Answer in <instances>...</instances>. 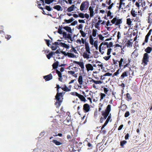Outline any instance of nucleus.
I'll return each mask as SVG.
<instances>
[{"mask_svg": "<svg viewBox=\"0 0 152 152\" xmlns=\"http://www.w3.org/2000/svg\"><path fill=\"white\" fill-rule=\"evenodd\" d=\"M111 110V105L108 104L104 111L103 110L101 111L102 115L103 117L102 116L100 118L99 122L100 123H102L103 121L106 119Z\"/></svg>", "mask_w": 152, "mask_h": 152, "instance_id": "f257e3e1", "label": "nucleus"}, {"mask_svg": "<svg viewBox=\"0 0 152 152\" xmlns=\"http://www.w3.org/2000/svg\"><path fill=\"white\" fill-rule=\"evenodd\" d=\"M65 92H62L57 93L55 96V99L56 100V102L55 104L58 106H60L61 105V103L62 102V100H61V98L63 96V94H64Z\"/></svg>", "mask_w": 152, "mask_h": 152, "instance_id": "f03ea898", "label": "nucleus"}, {"mask_svg": "<svg viewBox=\"0 0 152 152\" xmlns=\"http://www.w3.org/2000/svg\"><path fill=\"white\" fill-rule=\"evenodd\" d=\"M89 6V3L87 1H83L80 6V10L83 11L87 9Z\"/></svg>", "mask_w": 152, "mask_h": 152, "instance_id": "7ed1b4c3", "label": "nucleus"}, {"mask_svg": "<svg viewBox=\"0 0 152 152\" xmlns=\"http://www.w3.org/2000/svg\"><path fill=\"white\" fill-rule=\"evenodd\" d=\"M149 56L148 54L145 53L143 55V58L142 59V62L144 64V65H145L147 64L148 62L149 61Z\"/></svg>", "mask_w": 152, "mask_h": 152, "instance_id": "20e7f679", "label": "nucleus"}, {"mask_svg": "<svg viewBox=\"0 0 152 152\" xmlns=\"http://www.w3.org/2000/svg\"><path fill=\"white\" fill-rule=\"evenodd\" d=\"M91 107L88 104L86 103L83 105V110L84 113H88Z\"/></svg>", "mask_w": 152, "mask_h": 152, "instance_id": "39448f33", "label": "nucleus"}, {"mask_svg": "<svg viewBox=\"0 0 152 152\" xmlns=\"http://www.w3.org/2000/svg\"><path fill=\"white\" fill-rule=\"evenodd\" d=\"M73 63L78 64L80 67L82 71L83 72H84V63L83 62L77 61H73Z\"/></svg>", "mask_w": 152, "mask_h": 152, "instance_id": "423d86ee", "label": "nucleus"}, {"mask_svg": "<svg viewBox=\"0 0 152 152\" xmlns=\"http://www.w3.org/2000/svg\"><path fill=\"white\" fill-rule=\"evenodd\" d=\"M108 42H103L100 45L99 47V52L101 53L102 54H103L104 53V51H102L101 50V46L102 45H106V46L107 47V46L108 45Z\"/></svg>", "mask_w": 152, "mask_h": 152, "instance_id": "0eeeda50", "label": "nucleus"}, {"mask_svg": "<svg viewBox=\"0 0 152 152\" xmlns=\"http://www.w3.org/2000/svg\"><path fill=\"white\" fill-rule=\"evenodd\" d=\"M85 66L88 72H89L90 71H92L94 69L93 66L90 64H86Z\"/></svg>", "mask_w": 152, "mask_h": 152, "instance_id": "6e6552de", "label": "nucleus"}, {"mask_svg": "<svg viewBox=\"0 0 152 152\" xmlns=\"http://www.w3.org/2000/svg\"><path fill=\"white\" fill-rule=\"evenodd\" d=\"M43 78L45 79V80L46 81H48L53 78V76L51 73L49 74L43 76Z\"/></svg>", "mask_w": 152, "mask_h": 152, "instance_id": "1a4fd4ad", "label": "nucleus"}, {"mask_svg": "<svg viewBox=\"0 0 152 152\" xmlns=\"http://www.w3.org/2000/svg\"><path fill=\"white\" fill-rule=\"evenodd\" d=\"M78 81L80 85V86L78 85V87L81 88V85L83 84V78L81 75L79 76L78 78Z\"/></svg>", "mask_w": 152, "mask_h": 152, "instance_id": "9d476101", "label": "nucleus"}, {"mask_svg": "<svg viewBox=\"0 0 152 152\" xmlns=\"http://www.w3.org/2000/svg\"><path fill=\"white\" fill-rule=\"evenodd\" d=\"M60 46L66 49L69 48V45H67L64 43L60 42Z\"/></svg>", "mask_w": 152, "mask_h": 152, "instance_id": "9b49d317", "label": "nucleus"}, {"mask_svg": "<svg viewBox=\"0 0 152 152\" xmlns=\"http://www.w3.org/2000/svg\"><path fill=\"white\" fill-rule=\"evenodd\" d=\"M64 121L65 122V124L68 126H70L72 123V122H71L70 119L69 118H68V117Z\"/></svg>", "mask_w": 152, "mask_h": 152, "instance_id": "f8f14e48", "label": "nucleus"}, {"mask_svg": "<svg viewBox=\"0 0 152 152\" xmlns=\"http://www.w3.org/2000/svg\"><path fill=\"white\" fill-rule=\"evenodd\" d=\"M119 63V67L120 69H121V67L123 65H122V62H123V64H125V62L124 61V59L123 58H121L120 61H118Z\"/></svg>", "mask_w": 152, "mask_h": 152, "instance_id": "ddd939ff", "label": "nucleus"}, {"mask_svg": "<svg viewBox=\"0 0 152 152\" xmlns=\"http://www.w3.org/2000/svg\"><path fill=\"white\" fill-rule=\"evenodd\" d=\"M152 51V48L150 47H147L145 50V51L147 54L150 53Z\"/></svg>", "mask_w": 152, "mask_h": 152, "instance_id": "4468645a", "label": "nucleus"}, {"mask_svg": "<svg viewBox=\"0 0 152 152\" xmlns=\"http://www.w3.org/2000/svg\"><path fill=\"white\" fill-rule=\"evenodd\" d=\"M90 82H92L96 84H101L102 83V82L100 80H95L93 79H91L90 80Z\"/></svg>", "mask_w": 152, "mask_h": 152, "instance_id": "2eb2a0df", "label": "nucleus"}, {"mask_svg": "<svg viewBox=\"0 0 152 152\" xmlns=\"http://www.w3.org/2000/svg\"><path fill=\"white\" fill-rule=\"evenodd\" d=\"M63 28L69 33H72L71 28L68 26H64L63 27Z\"/></svg>", "mask_w": 152, "mask_h": 152, "instance_id": "dca6fc26", "label": "nucleus"}, {"mask_svg": "<svg viewBox=\"0 0 152 152\" xmlns=\"http://www.w3.org/2000/svg\"><path fill=\"white\" fill-rule=\"evenodd\" d=\"M83 57L84 58L88 59L90 58V55L87 53V52H85L83 53Z\"/></svg>", "mask_w": 152, "mask_h": 152, "instance_id": "f3484780", "label": "nucleus"}, {"mask_svg": "<svg viewBox=\"0 0 152 152\" xmlns=\"http://www.w3.org/2000/svg\"><path fill=\"white\" fill-rule=\"evenodd\" d=\"M137 12H136L133 9H132L131 11V14L132 16L134 17H135L137 15Z\"/></svg>", "mask_w": 152, "mask_h": 152, "instance_id": "a211bd4d", "label": "nucleus"}, {"mask_svg": "<svg viewBox=\"0 0 152 152\" xmlns=\"http://www.w3.org/2000/svg\"><path fill=\"white\" fill-rule=\"evenodd\" d=\"M74 68L75 69V71H68V73L69 74H70L72 75H73L74 74L75 72H77L78 71V68H77L76 67H74Z\"/></svg>", "mask_w": 152, "mask_h": 152, "instance_id": "6ab92c4d", "label": "nucleus"}, {"mask_svg": "<svg viewBox=\"0 0 152 152\" xmlns=\"http://www.w3.org/2000/svg\"><path fill=\"white\" fill-rule=\"evenodd\" d=\"M128 71L124 72L121 76V79H123L125 77H127L128 75L127 74Z\"/></svg>", "mask_w": 152, "mask_h": 152, "instance_id": "aec40b11", "label": "nucleus"}, {"mask_svg": "<svg viewBox=\"0 0 152 152\" xmlns=\"http://www.w3.org/2000/svg\"><path fill=\"white\" fill-rule=\"evenodd\" d=\"M58 61H57L56 62H54L52 65L53 69H56L58 67Z\"/></svg>", "mask_w": 152, "mask_h": 152, "instance_id": "412c9836", "label": "nucleus"}, {"mask_svg": "<svg viewBox=\"0 0 152 152\" xmlns=\"http://www.w3.org/2000/svg\"><path fill=\"white\" fill-rule=\"evenodd\" d=\"M52 142L57 145H59L62 144V143L61 142L55 140H53Z\"/></svg>", "mask_w": 152, "mask_h": 152, "instance_id": "4be33fe9", "label": "nucleus"}, {"mask_svg": "<svg viewBox=\"0 0 152 152\" xmlns=\"http://www.w3.org/2000/svg\"><path fill=\"white\" fill-rule=\"evenodd\" d=\"M75 5L74 4L72 5L71 6L68 7L67 9V11L68 12H71L72 11L75 7Z\"/></svg>", "mask_w": 152, "mask_h": 152, "instance_id": "5701e85b", "label": "nucleus"}, {"mask_svg": "<svg viewBox=\"0 0 152 152\" xmlns=\"http://www.w3.org/2000/svg\"><path fill=\"white\" fill-rule=\"evenodd\" d=\"M78 98L81 101L84 102H86V100L85 97L83 95L80 94Z\"/></svg>", "mask_w": 152, "mask_h": 152, "instance_id": "b1692460", "label": "nucleus"}, {"mask_svg": "<svg viewBox=\"0 0 152 152\" xmlns=\"http://www.w3.org/2000/svg\"><path fill=\"white\" fill-rule=\"evenodd\" d=\"M72 49L69 51H68L69 52H70L71 53H72L74 52L76 54H77V50L75 49V48L72 45Z\"/></svg>", "mask_w": 152, "mask_h": 152, "instance_id": "393cba45", "label": "nucleus"}, {"mask_svg": "<svg viewBox=\"0 0 152 152\" xmlns=\"http://www.w3.org/2000/svg\"><path fill=\"white\" fill-rule=\"evenodd\" d=\"M126 100L128 101H129L132 99V97L130 94L129 93H127L126 94Z\"/></svg>", "mask_w": 152, "mask_h": 152, "instance_id": "a878e982", "label": "nucleus"}, {"mask_svg": "<svg viewBox=\"0 0 152 152\" xmlns=\"http://www.w3.org/2000/svg\"><path fill=\"white\" fill-rule=\"evenodd\" d=\"M127 142L125 140L121 141L120 142V145L122 147L124 148V145Z\"/></svg>", "mask_w": 152, "mask_h": 152, "instance_id": "bb28decb", "label": "nucleus"}, {"mask_svg": "<svg viewBox=\"0 0 152 152\" xmlns=\"http://www.w3.org/2000/svg\"><path fill=\"white\" fill-rule=\"evenodd\" d=\"M87 145L89 147L88 148V149H91L93 148V145L90 142H87Z\"/></svg>", "mask_w": 152, "mask_h": 152, "instance_id": "cd10ccee", "label": "nucleus"}, {"mask_svg": "<svg viewBox=\"0 0 152 152\" xmlns=\"http://www.w3.org/2000/svg\"><path fill=\"white\" fill-rule=\"evenodd\" d=\"M53 54L54 52H51L49 53V54L46 55V56L48 59H50V58L52 57Z\"/></svg>", "mask_w": 152, "mask_h": 152, "instance_id": "c85d7f7f", "label": "nucleus"}, {"mask_svg": "<svg viewBox=\"0 0 152 152\" xmlns=\"http://www.w3.org/2000/svg\"><path fill=\"white\" fill-rule=\"evenodd\" d=\"M132 42H130V40H128L126 43V45L127 47H129L130 46L132 47Z\"/></svg>", "mask_w": 152, "mask_h": 152, "instance_id": "c756f323", "label": "nucleus"}, {"mask_svg": "<svg viewBox=\"0 0 152 152\" xmlns=\"http://www.w3.org/2000/svg\"><path fill=\"white\" fill-rule=\"evenodd\" d=\"M61 89L65 91H70V89L68 88L66 85H64V87H62Z\"/></svg>", "mask_w": 152, "mask_h": 152, "instance_id": "7c9ffc66", "label": "nucleus"}, {"mask_svg": "<svg viewBox=\"0 0 152 152\" xmlns=\"http://www.w3.org/2000/svg\"><path fill=\"white\" fill-rule=\"evenodd\" d=\"M74 20V19L73 18L70 19L69 20H67L66 19H64V22H66V23H70L72 22Z\"/></svg>", "mask_w": 152, "mask_h": 152, "instance_id": "2f4dec72", "label": "nucleus"}, {"mask_svg": "<svg viewBox=\"0 0 152 152\" xmlns=\"http://www.w3.org/2000/svg\"><path fill=\"white\" fill-rule=\"evenodd\" d=\"M45 4H49L54 1H56L54 0H45Z\"/></svg>", "mask_w": 152, "mask_h": 152, "instance_id": "473e14b6", "label": "nucleus"}, {"mask_svg": "<svg viewBox=\"0 0 152 152\" xmlns=\"http://www.w3.org/2000/svg\"><path fill=\"white\" fill-rule=\"evenodd\" d=\"M53 8L54 9L57 10L58 11L61 10V6L59 5L55 6Z\"/></svg>", "mask_w": 152, "mask_h": 152, "instance_id": "72a5a7b5", "label": "nucleus"}, {"mask_svg": "<svg viewBox=\"0 0 152 152\" xmlns=\"http://www.w3.org/2000/svg\"><path fill=\"white\" fill-rule=\"evenodd\" d=\"M69 58H74L75 57V55L71 53L68 52L67 56Z\"/></svg>", "mask_w": 152, "mask_h": 152, "instance_id": "f704fd0d", "label": "nucleus"}, {"mask_svg": "<svg viewBox=\"0 0 152 152\" xmlns=\"http://www.w3.org/2000/svg\"><path fill=\"white\" fill-rule=\"evenodd\" d=\"M37 3L38 4L37 6L41 10H43V9H44L43 7H41L42 4L41 2L37 1Z\"/></svg>", "mask_w": 152, "mask_h": 152, "instance_id": "c9c22d12", "label": "nucleus"}, {"mask_svg": "<svg viewBox=\"0 0 152 152\" xmlns=\"http://www.w3.org/2000/svg\"><path fill=\"white\" fill-rule=\"evenodd\" d=\"M106 94L104 93H101L100 94V100L101 101L104 98H105L106 96Z\"/></svg>", "mask_w": 152, "mask_h": 152, "instance_id": "e433bc0d", "label": "nucleus"}, {"mask_svg": "<svg viewBox=\"0 0 152 152\" xmlns=\"http://www.w3.org/2000/svg\"><path fill=\"white\" fill-rule=\"evenodd\" d=\"M149 37H148V36L146 35V36H145V39L144 41L142 43V45H144L145 44V43H147L148 42Z\"/></svg>", "mask_w": 152, "mask_h": 152, "instance_id": "4c0bfd02", "label": "nucleus"}, {"mask_svg": "<svg viewBox=\"0 0 152 152\" xmlns=\"http://www.w3.org/2000/svg\"><path fill=\"white\" fill-rule=\"evenodd\" d=\"M44 9H46L48 11H50L52 10V8H51L50 6H46L43 7Z\"/></svg>", "mask_w": 152, "mask_h": 152, "instance_id": "58836bf2", "label": "nucleus"}, {"mask_svg": "<svg viewBox=\"0 0 152 152\" xmlns=\"http://www.w3.org/2000/svg\"><path fill=\"white\" fill-rule=\"evenodd\" d=\"M109 120H108V119H106V121H105L104 123V125L102 126L101 129V130H102L104 128V127L108 123L109 121Z\"/></svg>", "mask_w": 152, "mask_h": 152, "instance_id": "ea45409f", "label": "nucleus"}, {"mask_svg": "<svg viewBox=\"0 0 152 152\" xmlns=\"http://www.w3.org/2000/svg\"><path fill=\"white\" fill-rule=\"evenodd\" d=\"M109 120H108V119H106V121H105L104 123V125L102 126L101 129V130H102L104 128V127L108 123L109 121Z\"/></svg>", "mask_w": 152, "mask_h": 152, "instance_id": "a19ab883", "label": "nucleus"}, {"mask_svg": "<svg viewBox=\"0 0 152 152\" xmlns=\"http://www.w3.org/2000/svg\"><path fill=\"white\" fill-rule=\"evenodd\" d=\"M122 22L121 19H117L116 22L115 23V25H118L121 23Z\"/></svg>", "mask_w": 152, "mask_h": 152, "instance_id": "79ce46f5", "label": "nucleus"}, {"mask_svg": "<svg viewBox=\"0 0 152 152\" xmlns=\"http://www.w3.org/2000/svg\"><path fill=\"white\" fill-rule=\"evenodd\" d=\"M85 48L86 50L90 49L88 43L87 42H85Z\"/></svg>", "mask_w": 152, "mask_h": 152, "instance_id": "37998d69", "label": "nucleus"}, {"mask_svg": "<svg viewBox=\"0 0 152 152\" xmlns=\"http://www.w3.org/2000/svg\"><path fill=\"white\" fill-rule=\"evenodd\" d=\"M151 14V13L148 14V15H149V16L148 17V23H150V24H151L152 23V21L151 20H152V19H151V18H150V17Z\"/></svg>", "mask_w": 152, "mask_h": 152, "instance_id": "c03bdc74", "label": "nucleus"}, {"mask_svg": "<svg viewBox=\"0 0 152 152\" xmlns=\"http://www.w3.org/2000/svg\"><path fill=\"white\" fill-rule=\"evenodd\" d=\"M97 30L96 29H93L92 30V36L94 37H95L96 35V32Z\"/></svg>", "mask_w": 152, "mask_h": 152, "instance_id": "a18cd8bd", "label": "nucleus"}, {"mask_svg": "<svg viewBox=\"0 0 152 152\" xmlns=\"http://www.w3.org/2000/svg\"><path fill=\"white\" fill-rule=\"evenodd\" d=\"M132 21L130 18H127L126 19V23L128 26H130L131 25Z\"/></svg>", "mask_w": 152, "mask_h": 152, "instance_id": "49530a36", "label": "nucleus"}, {"mask_svg": "<svg viewBox=\"0 0 152 152\" xmlns=\"http://www.w3.org/2000/svg\"><path fill=\"white\" fill-rule=\"evenodd\" d=\"M61 27H62V26H59L58 29V33H59L60 34H62V33H63L62 31L61 30V29L62 28Z\"/></svg>", "mask_w": 152, "mask_h": 152, "instance_id": "de8ad7c7", "label": "nucleus"}, {"mask_svg": "<svg viewBox=\"0 0 152 152\" xmlns=\"http://www.w3.org/2000/svg\"><path fill=\"white\" fill-rule=\"evenodd\" d=\"M90 42L91 45H93L94 44V40L92 37L91 35L90 36Z\"/></svg>", "mask_w": 152, "mask_h": 152, "instance_id": "09e8293b", "label": "nucleus"}, {"mask_svg": "<svg viewBox=\"0 0 152 152\" xmlns=\"http://www.w3.org/2000/svg\"><path fill=\"white\" fill-rule=\"evenodd\" d=\"M56 73L58 74L59 77H61L62 76V74L61 72L58 70H56Z\"/></svg>", "mask_w": 152, "mask_h": 152, "instance_id": "8fccbe9b", "label": "nucleus"}, {"mask_svg": "<svg viewBox=\"0 0 152 152\" xmlns=\"http://www.w3.org/2000/svg\"><path fill=\"white\" fill-rule=\"evenodd\" d=\"M66 38L68 39H69L71 41H72L73 40L72 38L71 37V35L70 34H68L67 35V36L66 37Z\"/></svg>", "mask_w": 152, "mask_h": 152, "instance_id": "3c124183", "label": "nucleus"}, {"mask_svg": "<svg viewBox=\"0 0 152 152\" xmlns=\"http://www.w3.org/2000/svg\"><path fill=\"white\" fill-rule=\"evenodd\" d=\"M103 105V104L101 103H100L99 104V110H98V111L99 112H100L101 110H102V107Z\"/></svg>", "mask_w": 152, "mask_h": 152, "instance_id": "603ef678", "label": "nucleus"}, {"mask_svg": "<svg viewBox=\"0 0 152 152\" xmlns=\"http://www.w3.org/2000/svg\"><path fill=\"white\" fill-rule=\"evenodd\" d=\"M103 90L104 92L106 94H107V92L109 91V90L108 88H106L105 87H104V88Z\"/></svg>", "mask_w": 152, "mask_h": 152, "instance_id": "864d4df0", "label": "nucleus"}, {"mask_svg": "<svg viewBox=\"0 0 152 152\" xmlns=\"http://www.w3.org/2000/svg\"><path fill=\"white\" fill-rule=\"evenodd\" d=\"M112 49L111 48H108L107 50V55L108 56H110Z\"/></svg>", "mask_w": 152, "mask_h": 152, "instance_id": "5fc2aeb1", "label": "nucleus"}, {"mask_svg": "<svg viewBox=\"0 0 152 152\" xmlns=\"http://www.w3.org/2000/svg\"><path fill=\"white\" fill-rule=\"evenodd\" d=\"M111 56H105L103 58L106 61L108 60L111 57Z\"/></svg>", "mask_w": 152, "mask_h": 152, "instance_id": "6e6d98bb", "label": "nucleus"}, {"mask_svg": "<svg viewBox=\"0 0 152 152\" xmlns=\"http://www.w3.org/2000/svg\"><path fill=\"white\" fill-rule=\"evenodd\" d=\"M120 69H118L117 70L116 72H115L113 74V76H117L119 73V72L120 71Z\"/></svg>", "mask_w": 152, "mask_h": 152, "instance_id": "4d7b16f0", "label": "nucleus"}, {"mask_svg": "<svg viewBox=\"0 0 152 152\" xmlns=\"http://www.w3.org/2000/svg\"><path fill=\"white\" fill-rule=\"evenodd\" d=\"M117 20V18L116 17L114 18L111 21V22L113 24H114Z\"/></svg>", "mask_w": 152, "mask_h": 152, "instance_id": "13d9d810", "label": "nucleus"}, {"mask_svg": "<svg viewBox=\"0 0 152 152\" xmlns=\"http://www.w3.org/2000/svg\"><path fill=\"white\" fill-rule=\"evenodd\" d=\"M113 43L112 42H110L109 44H108V45L107 46V48H110L113 47Z\"/></svg>", "mask_w": 152, "mask_h": 152, "instance_id": "bf43d9fd", "label": "nucleus"}, {"mask_svg": "<svg viewBox=\"0 0 152 152\" xmlns=\"http://www.w3.org/2000/svg\"><path fill=\"white\" fill-rule=\"evenodd\" d=\"M140 3V0H138V2H136L135 3V5L138 8L140 7V5L139 4Z\"/></svg>", "mask_w": 152, "mask_h": 152, "instance_id": "052dcab7", "label": "nucleus"}, {"mask_svg": "<svg viewBox=\"0 0 152 152\" xmlns=\"http://www.w3.org/2000/svg\"><path fill=\"white\" fill-rule=\"evenodd\" d=\"M53 45L51 47V49L53 50H56L57 48V45Z\"/></svg>", "mask_w": 152, "mask_h": 152, "instance_id": "680f3d73", "label": "nucleus"}, {"mask_svg": "<svg viewBox=\"0 0 152 152\" xmlns=\"http://www.w3.org/2000/svg\"><path fill=\"white\" fill-rule=\"evenodd\" d=\"M98 36L99 37L100 40H104V37H103L102 35L101 34H99Z\"/></svg>", "mask_w": 152, "mask_h": 152, "instance_id": "e2e57ef3", "label": "nucleus"}, {"mask_svg": "<svg viewBox=\"0 0 152 152\" xmlns=\"http://www.w3.org/2000/svg\"><path fill=\"white\" fill-rule=\"evenodd\" d=\"M113 63L117 67L118 66V64L117 62V61H115V60L114 59H113Z\"/></svg>", "mask_w": 152, "mask_h": 152, "instance_id": "0e129e2a", "label": "nucleus"}, {"mask_svg": "<svg viewBox=\"0 0 152 152\" xmlns=\"http://www.w3.org/2000/svg\"><path fill=\"white\" fill-rule=\"evenodd\" d=\"M130 115L128 111H126L124 115V117L126 118L129 116Z\"/></svg>", "mask_w": 152, "mask_h": 152, "instance_id": "69168bd1", "label": "nucleus"}, {"mask_svg": "<svg viewBox=\"0 0 152 152\" xmlns=\"http://www.w3.org/2000/svg\"><path fill=\"white\" fill-rule=\"evenodd\" d=\"M100 24V23H98L97 22L96 23L95 25V27L96 28H97L99 29V28H100V27H99V26Z\"/></svg>", "mask_w": 152, "mask_h": 152, "instance_id": "338daca9", "label": "nucleus"}, {"mask_svg": "<svg viewBox=\"0 0 152 152\" xmlns=\"http://www.w3.org/2000/svg\"><path fill=\"white\" fill-rule=\"evenodd\" d=\"M79 16L82 18H84V14L82 13H80L79 14Z\"/></svg>", "mask_w": 152, "mask_h": 152, "instance_id": "774afa93", "label": "nucleus"}]
</instances>
